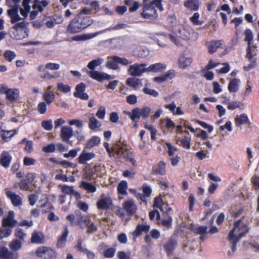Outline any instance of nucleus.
Instances as JSON below:
<instances>
[{
	"label": "nucleus",
	"mask_w": 259,
	"mask_h": 259,
	"mask_svg": "<svg viewBox=\"0 0 259 259\" xmlns=\"http://www.w3.org/2000/svg\"><path fill=\"white\" fill-rule=\"evenodd\" d=\"M168 37L170 41L175 44L177 46H181L182 45L181 42V38L180 37L174 36L171 34H169Z\"/></svg>",
	"instance_id": "nucleus-64"
},
{
	"label": "nucleus",
	"mask_w": 259,
	"mask_h": 259,
	"mask_svg": "<svg viewBox=\"0 0 259 259\" xmlns=\"http://www.w3.org/2000/svg\"><path fill=\"white\" fill-rule=\"evenodd\" d=\"M4 56L7 61L11 62L16 57V55L14 51L7 50L4 53Z\"/></svg>",
	"instance_id": "nucleus-54"
},
{
	"label": "nucleus",
	"mask_w": 259,
	"mask_h": 259,
	"mask_svg": "<svg viewBox=\"0 0 259 259\" xmlns=\"http://www.w3.org/2000/svg\"><path fill=\"white\" fill-rule=\"evenodd\" d=\"M245 57L250 63H256V59L254 58V56L252 54L251 47H247L246 49V54Z\"/></svg>",
	"instance_id": "nucleus-57"
},
{
	"label": "nucleus",
	"mask_w": 259,
	"mask_h": 259,
	"mask_svg": "<svg viewBox=\"0 0 259 259\" xmlns=\"http://www.w3.org/2000/svg\"><path fill=\"white\" fill-rule=\"evenodd\" d=\"M97 207L99 210L109 209L112 205V200L110 195L102 194L97 202Z\"/></svg>",
	"instance_id": "nucleus-7"
},
{
	"label": "nucleus",
	"mask_w": 259,
	"mask_h": 259,
	"mask_svg": "<svg viewBox=\"0 0 259 259\" xmlns=\"http://www.w3.org/2000/svg\"><path fill=\"white\" fill-rule=\"evenodd\" d=\"M184 6L191 11H196L199 10V2L198 0H188L184 2Z\"/></svg>",
	"instance_id": "nucleus-30"
},
{
	"label": "nucleus",
	"mask_w": 259,
	"mask_h": 259,
	"mask_svg": "<svg viewBox=\"0 0 259 259\" xmlns=\"http://www.w3.org/2000/svg\"><path fill=\"white\" fill-rule=\"evenodd\" d=\"M68 233L69 231L67 226H64V231L58 240L57 245L61 246L66 242Z\"/></svg>",
	"instance_id": "nucleus-35"
},
{
	"label": "nucleus",
	"mask_w": 259,
	"mask_h": 259,
	"mask_svg": "<svg viewBox=\"0 0 259 259\" xmlns=\"http://www.w3.org/2000/svg\"><path fill=\"white\" fill-rule=\"evenodd\" d=\"M150 229V226L146 223L138 224L135 231L131 233L133 239L136 240L143 233H147L149 231Z\"/></svg>",
	"instance_id": "nucleus-11"
},
{
	"label": "nucleus",
	"mask_w": 259,
	"mask_h": 259,
	"mask_svg": "<svg viewBox=\"0 0 259 259\" xmlns=\"http://www.w3.org/2000/svg\"><path fill=\"white\" fill-rule=\"evenodd\" d=\"M73 135V131L71 127L69 126H63L61 128L60 136L63 141L67 142L69 145H72V142L69 139Z\"/></svg>",
	"instance_id": "nucleus-14"
},
{
	"label": "nucleus",
	"mask_w": 259,
	"mask_h": 259,
	"mask_svg": "<svg viewBox=\"0 0 259 259\" xmlns=\"http://www.w3.org/2000/svg\"><path fill=\"white\" fill-rule=\"evenodd\" d=\"M200 17V15L198 12L195 13L190 18V21L192 23L193 25H201L203 23L202 21H200L199 20V18Z\"/></svg>",
	"instance_id": "nucleus-55"
},
{
	"label": "nucleus",
	"mask_w": 259,
	"mask_h": 259,
	"mask_svg": "<svg viewBox=\"0 0 259 259\" xmlns=\"http://www.w3.org/2000/svg\"><path fill=\"white\" fill-rule=\"evenodd\" d=\"M163 204V200L160 196H157L154 198L153 206L158 208L161 211H163L162 205Z\"/></svg>",
	"instance_id": "nucleus-60"
},
{
	"label": "nucleus",
	"mask_w": 259,
	"mask_h": 259,
	"mask_svg": "<svg viewBox=\"0 0 259 259\" xmlns=\"http://www.w3.org/2000/svg\"><path fill=\"white\" fill-rule=\"evenodd\" d=\"M192 63V59L190 57H186L184 55L181 56L178 61L179 68L184 69L189 66Z\"/></svg>",
	"instance_id": "nucleus-31"
},
{
	"label": "nucleus",
	"mask_w": 259,
	"mask_h": 259,
	"mask_svg": "<svg viewBox=\"0 0 259 259\" xmlns=\"http://www.w3.org/2000/svg\"><path fill=\"white\" fill-rule=\"evenodd\" d=\"M236 126H239L241 125L248 124L250 126L251 124L247 115L245 113H242L239 116H237L235 118Z\"/></svg>",
	"instance_id": "nucleus-27"
},
{
	"label": "nucleus",
	"mask_w": 259,
	"mask_h": 259,
	"mask_svg": "<svg viewBox=\"0 0 259 259\" xmlns=\"http://www.w3.org/2000/svg\"><path fill=\"white\" fill-rule=\"evenodd\" d=\"M80 186L85 190L90 193H94L97 190L96 187L91 183L82 181Z\"/></svg>",
	"instance_id": "nucleus-38"
},
{
	"label": "nucleus",
	"mask_w": 259,
	"mask_h": 259,
	"mask_svg": "<svg viewBox=\"0 0 259 259\" xmlns=\"http://www.w3.org/2000/svg\"><path fill=\"white\" fill-rule=\"evenodd\" d=\"M61 191L66 194L74 196L76 199H79L81 198L80 194L74 190L73 186L63 185L61 187Z\"/></svg>",
	"instance_id": "nucleus-28"
},
{
	"label": "nucleus",
	"mask_w": 259,
	"mask_h": 259,
	"mask_svg": "<svg viewBox=\"0 0 259 259\" xmlns=\"http://www.w3.org/2000/svg\"><path fill=\"white\" fill-rule=\"evenodd\" d=\"M196 123L199 124L200 126H201L202 127H203L205 129H207V131L209 133H210L213 129V127L211 125L208 124L207 123L199 120H195Z\"/></svg>",
	"instance_id": "nucleus-59"
},
{
	"label": "nucleus",
	"mask_w": 259,
	"mask_h": 259,
	"mask_svg": "<svg viewBox=\"0 0 259 259\" xmlns=\"http://www.w3.org/2000/svg\"><path fill=\"white\" fill-rule=\"evenodd\" d=\"M96 36L95 34H82L80 35H75L72 37V40L75 41L78 40H85L87 39H91Z\"/></svg>",
	"instance_id": "nucleus-45"
},
{
	"label": "nucleus",
	"mask_w": 259,
	"mask_h": 259,
	"mask_svg": "<svg viewBox=\"0 0 259 259\" xmlns=\"http://www.w3.org/2000/svg\"><path fill=\"white\" fill-rule=\"evenodd\" d=\"M100 142V139L97 136H93L85 144V148L87 149H91L95 146L98 145Z\"/></svg>",
	"instance_id": "nucleus-36"
},
{
	"label": "nucleus",
	"mask_w": 259,
	"mask_h": 259,
	"mask_svg": "<svg viewBox=\"0 0 259 259\" xmlns=\"http://www.w3.org/2000/svg\"><path fill=\"white\" fill-rule=\"evenodd\" d=\"M14 236L16 237V239L20 240L23 242L26 236V234L22 229L17 228L15 230Z\"/></svg>",
	"instance_id": "nucleus-41"
},
{
	"label": "nucleus",
	"mask_w": 259,
	"mask_h": 259,
	"mask_svg": "<svg viewBox=\"0 0 259 259\" xmlns=\"http://www.w3.org/2000/svg\"><path fill=\"white\" fill-rule=\"evenodd\" d=\"M90 218L85 215H81L76 218L74 214H69L67 215L66 219L70 222L71 226H78L80 228L83 229V224H85L89 221Z\"/></svg>",
	"instance_id": "nucleus-6"
},
{
	"label": "nucleus",
	"mask_w": 259,
	"mask_h": 259,
	"mask_svg": "<svg viewBox=\"0 0 259 259\" xmlns=\"http://www.w3.org/2000/svg\"><path fill=\"white\" fill-rule=\"evenodd\" d=\"M101 125V123L95 117H92L89 118V126L91 130H95Z\"/></svg>",
	"instance_id": "nucleus-49"
},
{
	"label": "nucleus",
	"mask_w": 259,
	"mask_h": 259,
	"mask_svg": "<svg viewBox=\"0 0 259 259\" xmlns=\"http://www.w3.org/2000/svg\"><path fill=\"white\" fill-rule=\"evenodd\" d=\"M85 227L87 228V233L92 234L95 232L98 229L97 226L94 223L92 222L91 219H89V221L84 224Z\"/></svg>",
	"instance_id": "nucleus-42"
},
{
	"label": "nucleus",
	"mask_w": 259,
	"mask_h": 259,
	"mask_svg": "<svg viewBox=\"0 0 259 259\" xmlns=\"http://www.w3.org/2000/svg\"><path fill=\"white\" fill-rule=\"evenodd\" d=\"M113 59L118 63V64H120L124 66L127 65L132 63V61H130L125 58H120L117 56H113Z\"/></svg>",
	"instance_id": "nucleus-52"
},
{
	"label": "nucleus",
	"mask_w": 259,
	"mask_h": 259,
	"mask_svg": "<svg viewBox=\"0 0 259 259\" xmlns=\"http://www.w3.org/2000/svg\"><path fill=\"white\" fill-rule=\"evenodd\" d=\"M43 99L48 105H51L55 99V95L52 91H46L42 95Z\"/></svg>",
	"instance_id": "nucleus-33"
},
{
	"label": "nucleus",
	"mask_w": 259,
	"mask_h": 259,
	"mask_svg": "<svg viewBox=\"0 0 259 259\" xmlns=\"http://www.w3.org/2000/svg\"><path fill=\"white\" fill-rule=\"evenodd\" d=\"M22 242L20 240L14 239L10 243L9 246L10 248L14 251L20 250L22 247Z\"/></svg>",
	"instance_id": "nucleus-44"
},
{
	"label": "nucleus",
	"mask_w": 259,
	"mask_h": 259,
	"mask_svg": "<svg viewBox=\"0 0 259 259\" xmlns=\"http://www.w3.org/2000/svg\"><path fill=\"white\" fill-rule=\"evenodd\" d=\"M240 80L236 78L232 79L229 83L228 89L231 93H235L238 90Z\"/></svg>",
	"instance_id": "nucleus-32"
},
{
	"label": "nucleus",
	"mask_w": 259,
	"mask_h": 259,
	"mask_svg": "<svg viewBox=\"0 0 259 259\" xmlns=\"http://www.w3.org/2000/svg\"><path fill=\"white\" fill-rule=\"evenodd\" d=\"M35 254L38 257L53 259L55 255V251L51 247L41 246L37 248Z\"/></svg>",
	"instance_id": "nucleus-5"
},
{
	"label": "nucleus",
	"mask_w": 259,
	"mask_h": 259,
	"mask_svg": "<svg viewBox=\"0 0 259 259\" xmlns=\"http://www.w3.org/2000/svg\"><path fill=\"white\" fill-rule=\"evenodd\" d=\"M82 240L81 238H79L77 240V244L75 245V248L77 249L78 251L85 253L88 259H93L95 257V253L82 246Z\"/></svg>",
	"instance_id": "nucleus-22"
},
{
	"label": "nucleus",
	"mask_w": 259,
	"mask_h": 259,
	"mask_svg": "<svg viewBox=\"0 0 259 259\" xmlns=\"http://www.w3.org/2000/svg\"><path fill=\"white\" fill-rule=\"evenodd\" d=\"M115 251V248L111 247L104 250L103 252V255L106 258H111L114 256Z\"/></svg>",
	"instance_id": "nucleus-56"
},
{
	"label": "nucleus",
	"mask_w": 259,
	"mask_h": 259,
	"mask_svg": "<svg viewBox=\"0 0 259 259\" xmlns=\"http://www.w3.org/2000/svg\"><path fill=\"white\" fill-rule=\"evenodd\" d=\"M60 68V65L55 63H47L45 66L43 65H39L37 70L41 72L39 77L44 79L51 80L54 78H57L60 77V73L58 72H55L54 74H51L46 69L51 70H57Z\"/></svg>",
	"instance_id": "nucleus-2"
},
{
	"label": "nucleus",
	"mask_w": 259,
	"mask_h": 259,
	"mask_svg": "<svg viewBox=\"0 0 259 259\" xmlns=\"http://www.w3.org/2000/svg\"><path fill=\"white\" fill-rule=\"evenodd\" d=\"M18 11L19 6L18 5H14L11 9L8 11V15L11 18L12 24H15L22 20V18L18 15Z\"/></svg>",
	"instance_id": "nucleus-16"
},
{
	"label": "nucleus",
	"mask_w": 259,
	"mask_h": 259,
	"mask_svg": "<svg viewBox=\"0 0 259 259\" xmlns=\"http://www.w3.org/2000/svg\"><path fill=\"white\" fill-rule=\"evenodd\" d=\"M141 79H140L130 77L126 79L125 83L126 85L130 87L137 88L141 83Z\"/></svg>",
	"instance_id": "nucleus-43"
},
{
	"label": "nucleus",
	"mask_w": 259,
	"mask_h": 259,
	"mask_svg": "<svg viewBox=\"0 0 259 259\" xmlns=\"http://www.w3.org/2000/svg\"><path fill=\"white\" fill-rule=\"evenodd\" d=\"M224 42L223 40H213L206 44L207 47L208 53L210 54H213L216 52L218 48H222V46Z\"/></svg>",
	"instance_id": "nucleus-18"
},
{
	"label": "nucleus",
	"mask_w": 259,
	"mask_h": 259,
	"mask_svg": "<svg viewBox=\"0 0 259 259\" xmlns=\"http://www.w3.org/2000/svg\"><path fill=\"white\" fill-rule=\"evenodd\" d=\"M106 66L107 68L113 70H117L118 69V63L113 59V56L112 57V60L107 61L106 63Z\"/></svg>",
	"instance_id": "nucleus-58"
},
{
	"label": "nucleus",
	"mask_w": 259,
	"mask_h": 259,
	"mask_svg": "<svg viewBox=\"0 0 259 259\" xmlns=\"http://www.w3.org/2000/svg\"><path fill=\"white\" fill-rule=\"evenodd\" d=\"M89 75L93 79L100 82L104 80H109L114 78V75H109L104 72H100L98 71H90L88 72Z\"/></svg>",
	"instance_id": "nucleus-10"
},
{
	"label": "nucleus",
	"mask_w": 259,
	"mask_h": 259,
	"mask_svg": "<svg viewBox=\"0 0 259 259\" xmlns=\"http://www.w3.org/2000/svg\"><path fill=\"white\" fill-rule=\"evenodd\" d=\"M95 157V154L94 153L85 152L83 151L76 160L79 164H85L87 163L88 161H89Z\"/></svg>",
	"instance_id": "nucleus-23"
},
{
	"label": "nucleus",
	"mask_w": 259,
	"mask_h": 259,
	"mask_svg": "<svg viewBox=\"0 0 259 259\" xmlns=\"http://www.w3.org/2000/svg\"><path fill=\"white\" fill-rule=\"evenodd\" d=\"M146 64L135 63L129 66L128 72L129 74L133 76H140L143 73L147 72V68H145Z\"/></svg>",
	"instance_id": "nucleus-8"
},
{
	"label": "nucleus",
	"mask_w": 259,
	"mask_h": 259,
	"mask_svg": "<svg viewBox=\"0 0 259 259\" xmlns=\"http://www.w3.org/2000/svg\"><path fill=\"white\" fill-rule=\"evenodd\" d=\"M86 86L84 83L80 82L77 84L75 87V91L73 93V96L75 98H77L83 100H88L89 96L87 93L84 92Z\"/></svg>",
	"instance_id": "nucleus-9"
},
{
	"label": "nucleus",
	"mask_w": 259,
	"mask_h": 259,
	"mask_svg": "<svg viewBox=\"0 0 259 259\" xmlns=\"http://www.w3.org/2000/svg\"><path fill=\"white\" fill-rule=\"evenodd\" d=\"M165 218L161 220V224L163 227L168 229L171 227L172 219L170 215L165 217Z\"/></svg>",
	"instance_id": "nucleus-50"
},
{
	"label": "nucleus",
	"mask_w": 259,
	"mask_h": 259,
	"mask_svg": "<svg viewBox=\"0 0 259 259\" xmlns=\"http://www.w3.org/2000/svg\"><path fill=\"white\" fill-rule=\"evenodd\" d=\"M17 221L14 220V213L13 211H9L7 217L2 221V226L8 227L11 229L16 225Z\"/></svg>",
	"instance_id": "nucleus-15"
},
{
	"label": "nucleus",
	"mask_w": 259,
	"mask_h": 259,
	"mask_svg": "<svg viewBox=\"0 0 259 259\" xmlns=\"http://www.w3.org/2000/svg\"><path fill=\"white\" fill-rule=\"evenodd\" d=\"M35 174L32 172L27 173L22 180L27 183L28 185L30 186L35 179Z\"/></svg>",
	"instance_id": "nucleus-46"
},
{
	"label": "nucleus",
	"mask_w": 259,
	"mask_h": 259,
	"mask_svg": "<svg viewBox=\"0 0 259 259\" xmlns=\"http://www.w3.org/2000/svg\"><path fill=\"white\" fill-rule=\"evenodd\" d=\"M12 157L9 152L6 151L2 152L0 156V164L5 168L9 167Z\"/></svg>",
	"instance_id": "nucleus-25"
},
{
	"label": "nucleus",
	"mask_w": 259,
	"mask_h": 259,
	"mask_svg": "<svg viewBox=\"0 0 259 259\" xmlns=\"http://www.w3.org/2000/svg\"><path fill=\"white\" fill-rule=\"evenodd\" d=\"M123 208L129 216H133L136 212L137 207L134 200L129 199L126 200L122 204Z\"/></svg>",
	"instance_id": "nucleus-13"
},
{
	"label": "nucleus",
	"mask_w": 259,
	"mask_h": 259,
	"mask_svg": "<svg viewBox=\"0 0 259 259\" xmlns=\"http://www.w3.org/2000/svg\"><path fill=\"white\" fill-rule=\"evenodd\" d=\"M6 195L7 198L11 200L13 206H19L22 204V199L19 195L9 190L6 192Z\"/></svg>",
	"instance_id": "nucleus-17"
},
{
	"label": "nucleus",
	"mask_w": 259,
	"mask_h": 259,
	"mask_svg": "<svg viewBox=\"0 0 259 259\" xmlns=\"http://www.w3.org/2000/svg\"><path fill=\"white\" fill-rule=\"evenodd\" d=\"M57 89L59 91L64 93H67L71 90V88L69 85L64 84L63 82H61L58 83Z\"/></svg>",
	"instance_id": "nucleus-53"
},
{
	"label": "nucleus",
	"mask_w": 259,
	"mask_h": 259,
	"mask_svg": "<svg viewBox=\"0 0 259 259\" xmlns=\"http://www.w3.org/2000/svg\"><path fill=\"white\" fill-rule=\"evenodd\" d=\"M143 7V11L141 13L142 18L147 19H155L157 16L156 10L146 6Z\"/></svg>",
	"instance_id": "nucleus-21"
},
{
	"label": "nucleus",
	"mask_w": 259,
	"mask_h": 259,
	"mask_svg": "<svg viewBox=\"0 0 259 259\" xmlns=\"http://www.w3.org/2000/svg\"><path fill=\"white\" fill-rule=\"evenodd\" d=\"M6 96L9 101H15L19 98V91L18 90L9 89Z\"/></svg>",
	"instance_id": "nucleus-40"
},
{
	"label": "nucleus",
	"mask_w": 259,
	"mask_h": 259,
	"mask_svg": "<svg viewBox=\"0 0 259 259\" xmlns=\"http://www.w3.org/2000/svg\"><path fill=\"white\" fill-rule=\"evenodd\" d=\"M177 242L174 239L170 238L164 245L163 249L167 255H170L175 249Z\"/></svg>",
	"instance_id": "nucleus-26"
},
{
	"label": "nucleus",
	"mask_w": 259,
	"mask_h": 259,
	"mask_svg": "<svg viewBox=\"0 0 259 259\" xmlns=\"http://www.w3.org/2000/svg\"><path fill=\"white\" fill-rule=\"evenodd\" d=\"M37 110L40 114H45L47 111V103L45 102H40L37 106Z\"/></svg>",
	"instance_id": "nucleus-63"
},
{
	"label": "nucleus",
	"mask_w": 259,
	"mask_h": 259,
	"mask_svg": "<svg viewBox=\"0 0 259 259\" xmlns=\"http://www.w3.org/2000/svg\"><path fill=\"white\" fill-rule=\"evenodd\" d=\"M151 110V108L148 106L142 108L137 107L133 109L131 112H128L127 114L133 121H135L136 119H139L141 117L144 119L147 118Z\"/></svg>",
	"instance_id": "nucleus-4"
},
{
	"label": "nucleus",
	"mask_w": 259,
	"mask_h": 259,
	"mask_svg": "<svg viewBox=\"0 0 259 259\" xmlns=\"http://www.w3.org/2000/svg\"><path fill=\"white\" fill-rule=\"evenodd\" d=\"M42 127L47 131H51L53 128L52 121L51 119L44 120L41 122Z\"/></svg>",
	"instance_id": "nucleus-61"
},
{
	"label": "nucleus",
	"mask_w": 259,
	"mask_h": 259,
	"mask_svg": "<svg viewBox=\"0 0 259 259\" xmlns=\"http://www.w3.org/2000/svg\"><path fill=\"white\" fill-rule=\"evenodd\" d=\"M143 92L145 94L149 95L154 97H157L158 96V93L156 90L148 88H143Z\"/></svg>",
	"instance_id": "nucleus-62"
},
{
	"label": "nucleus",
	"mask_w": 259,
	"mask_h": 259,
	"mask_svg": "<svg viewBox=\"0 0 259 259\" xmlns=\"http://www.w3.org/2000/svg\"><path fill=\"white\" fill-rule=\"evenodd\" d=\"M166 68V65L162 63H156L150 65L147 68V72H163Z\"/></svg>",
	"instance_id": "nucleus-29"
},
{
	"label": "nucleus",
	"mask_w": 259,
	"mask_h": 259,
	"mask_svg": "<svg viewBox=\"0 0 259 259\" xmlns=\"http://www.w3.org/2000/svg\"><path fill=\"white\" fill-rule=\"evenodd\" d=\"M45 236L42 232L34 230L32 233L30 238L31 243L36 244H42L45 243Z\"/></svg>",
	"instance_id": "nucleus-12"
},
{
	"label": "nucleus",
	"mask_w": 259,
	"mask_h": 259,
	"mask_svg": "<svg viewBox=\"0 0 259 259\" xmlns=\"http://www.w3.org/2000/svg\"><path fill=\"white\" fill-rule=\"evenodd\" d=\"M152 171L154 174L163 176L166 172V163L163 161H160L156 165L153 166Z\"/></svg>",
	"instance_id": "nucleus-24"
},
{
	"label": "nucleus",
	"mask_w": 259,
	"mask_h": 259,
	"mask_svg": "<svg viewBox=\"0 0 259 259\" xmlns=\"http://www.w3.org/2000/svg\"><path fill=\"white\" fill-rule=\"evenodd\" d=\"M18 256L17 252L10 251L6 247L0 249V259H18Z\"/></svg>",
	"instance_id": "nucleus-19"
},
{
	"label": "nucleus",
	"mask_w": 259,
	"mask_h": 259,
	"mask_svg": "<svg viewBox=\"0 0 259 259\" xmlns=\"http://www.w3.org/2000/svg\"><path fill=\"white\" fill-rule=\"evenodd\" d=\"M241 222V220H238L236 221L234 224L233 228L230 231L228 239L230 241L232 244V252H234L236 250V244L237 242L239 241V240L244 236L248 232V228L245 229V231H241L239 233L237 236H235L234 233L235 230L238 228Z\"/></svg>",
	"instance_id": "nucleus-3"
},
{
	"label": "nucleus",
	"mask_w": 259,
	"mask_h": 259,
	"mask_svg": "<svg viewBox=\"0 0 259 259\" xmlns=\"http://www.w3.org/2000/svg\"><path fill=\"white\" fill-rule=\"evenodd\" d=\"M92 23L93 21L90 17L77 16L69 23L67 31L71 34L78 33L90 26Z\"/></svg>",
	"instance_id": "nucleus-1"
},
{
	"label": "nucleus",
	"mask_w": 259,
	"mask_h": 259,
	"mask_svg": "<svg viewBox=\"0 0 259 259\" xmlns=\"http://www.w3.org/2000/svg\"><path fill=\"white\" fill-rule=\"evenodd\" d=\"M103 62V59L101 58H98L89 62L87 67L91 70V71H95L96 67L100 66Z\"/></svg>",
	"instance_id": "nucleus-39"
},
{
	"label": "nucleus",
	"mask_w": 259,
	"mask_h": 259,
	"mask_svg": "<svg viewBox=\"0 0 259 259\" xmlns=\"http://www.w3.org/2000/svg\"><path fill=\"white\" fill-rule=\"evenodd\" d=\"M143 6L148 7L155 10L157 9L160 11L163 10L162 0H143Z\"/></svg>",
	"instance_id": "nucleus-20"
},
{
	"label": "nucleus",
	"mask_w": 259,
	"mask_h": 259,
	"mask_svg": "<svg viewBox=\"0 0 259 259\" xmlns=\"http://www.w3.org/2000/svg\"><path fill=\"white\" fill-rule=\"evenodd\" d=\"M12 232V230L11 228L2 226L0 228V240L10 236Z\"/></svg>",
	"instance_id": "nucleus-47"
},
{
	"label": "nucleus",
	"mask_w": 259,
	"mask_h": 259,
	"mask_svg": "<svg viewBox=\"0 0 259 259\" xmlns=\"http://www.w3.org/2000/svg\"><path fill=\"white\" fill-rule=\"evenodd\" d=\"M244 41L247 42L248 46L251 47L252 40L253 38L252 31L250 29H246L244 31Z\"/></svg>",
	"instance_id": "nucleus-48"
},
{
	"label": "nucleus",
	"mask_w": 259,
	"mask_h": 259,
	"mask_svg": "<svg viewBox=\"0 0 259 259\" xmlns=\"http://www.w3.org/2000/svg\"><path fill=\"white\" fill-rule=\"evenodd\" d=\"M244 108V104L239 101H234L228 103L227 108L230 110H234L237 108L240 110Z\"/></svg>",
	"instance_id": "nucleus-37"
},
{
	"label": "nucleus",
	"mask_w": 259,
	"mask_h": 259,
	"mask_svg": "<svg viewBox=\"0 0 259 259\" xmlns=\"http://www.w3.org/2000/svg\"><path fill=\"white\" fill-rule=\"evenodd\" d=\"M191 139L189 137H185L181 141V145L185 149H189L191 147Z\"/></svg>",
	"instance_id": "nucleus-51"
},
{
	"label": "nucleus",
	"mask_w": 259,
	"mask_h": 259,
	"mask_svg": "<svg viewBox=\"0 0 259 259\" xmlns=\"http://www.w3.org/2000/svg\"><path fill=\"white\" fill-rule=\"evenodd\" d=\"M127 183L124 180L121 181L118 185L117 190L118 194L127 195Z\"/></svg>",
	"instance_id": "nucleus-34"
}]
</instances>
